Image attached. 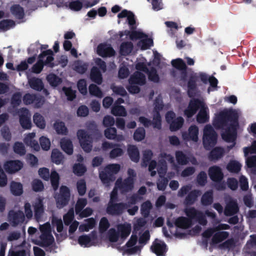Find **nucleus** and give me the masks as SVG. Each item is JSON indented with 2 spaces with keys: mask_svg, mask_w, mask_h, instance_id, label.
Wrapping results in <instances>:
<instances>
[{
  "mask_svg": "<svg viewBox=\"0 0 256 256\" xmlns=\"http://www.w3.org/2000/svg\"><path fill=\"white\" fill-rule=\"evenodd\" d=\"M191 224V220L184 217H181L178 218L176 222V226L182 228H188L190 226Z\"/></svg>",
  "mask_w": 256,
  "mask_h": 256,
  "instance_id": "de8ad7c7",
  "label": "nucleus"
},
{
  "mask_svg": "<svg viewBox=\"0 0 256 256\" xmlns=\"http://www.w3.org/2000/svg\"><path fill=\"white\" fill-rule=\"evenodd\" d=\"M210 84V86L208 89V93L216 90L218 80L212 76H208L203 72L194 73L192 74L188 84V94L190 97L193 96L196 94V88L200 84V82L206 84L208 82Z\"/></svg>",
  "mask_w": 256,
  "mask_h": 256,
  "instance_id": "39448f33",
  "label": "nucleus"
},
{
  "mask_svg": "<svg viewBox=\"0 0 256 256\" xmlns=\"http://www.w3.org/2000/svg\"><path fill=\"white\" fill-rule=\"evenodd\" d=\"M150 238V232L148 230L132 232L130 238L126 245L120 250L124 254H132L139 252Z\"/></svg>",
  "mask_w": 256,
  "mask_h": 256,
  "instance_id": "20e7f679",
  "label": "nucleus"
},
{
  "mask_svg": "<svg viewBox=\"0 0 256 256\" xmlns=\"http://www.w3.org/2000/svg\"><path fill=\"white\" fill-rule=\"evenodd\" d=\"M35 137L36 134L34 132L29 133L26 136L24 142L28 146L34 150L38 151L40 150V146L38 142L34 139Z\"/></svg>",
  "mask_w": 256,
  "mask_h": 256,
  "instance_id": "c756f323",
  "label": "nucleus"
},
{
  "mask_svg": "<svg viewBox=\"0 0 256 256\" xmlns=\"http://www.w3.org/2000/svg\"><path fill=\"white\" fill-rule=\"evenodd\" d=\"M176 160L178 164H186L188 160L190 161L192 164H196V160L192 156L186 158V156L181 152H178L176 154Z\"/></svg>",
  "mask_w": 256,
  "mask_h": 256,
  "instance_id": "c9c22d12",
  "label": "nucleus"
},
{
  "mask_svg": "<svg viewBox=\"0 0 256 256\" xmlns=\"http://www.w3.org/2000/svg\"><path fill=\"white\" fill-rule=\"evenodd\" d=\"M4 168L5 170L9 174L16 172V160L7 161L4 163Z\"/></svg>",
  "mask_w": 256,
  "mask_h": 256,
  "instance_id": "09e8293b",
  "label": "nucleus"
},
{
  "mask_svg": "<svg viewBox=\"0 0 256 256\" xmlns=\"http://www.w3.org/2000/svg\"><path fill=\"white\" fill-rule=\"evenodd\" d=\"M77 136L82 148L86 152H90L92 148V140L88 132L82 130H78Z\"/></svg>",
  "mask_w": 256,
  "mask_h": 256,
  "instance_id": "a211bd4d",
  "label": "nucleus"
},
{
  "mask_svg": "<svg viewBox=\"0 0 256 256\" xmlns=\"http://www.w3.org/2000/svg\"><path fill=\"white\" fill-rule=\"evenodd\" d=\"M128 154L134 162H138L140 159V153L138 148L134 146H130L128 148Z\"/></svg>",
  "mask_w": 256,
  "mask_h": 256,
  "instance_id": "4c0bfd02",
  "label": "nucleus"
},
{
  "mask_svg": "<svg viewBox=\"0 0 256 256\" xmlns=\"http://www.w3.org/2000/svg\"><path fill=\"white\" fill-rule=\"evenodd\" d=\"M212 192H206L202 198V203L203 205L207 206L212 204Z\"/></svg>",
  "mask_w": 256,
  "mask_h": 256,
  "instance_id": "13d9d810",
  "label": "nucleus"
},
{
  "mask_svg": "<svg viewBox=\"0 0 256 256\" xmlns=\"http://www.w3.org/2000/svg\"><path fill=\"white\" fill-rule=\"evenodd\" d=\"M20 114V122L22 126L25 129H29L32 126L30 114L26 109H22L18 112Z\"/></svg>",
  "mask_w": 256,
  "mask_h": 256,
  "instance_id": "393cba45",
  "label": "nucleus"
},
{
  "mask_svg": "<svg viewBox=\"0 0 256 256\" xmlns=\"http://www.w3.org/2000/svg\"><path fill=\"white\" fill-rule=\"evenodd\" d=\"M145 62L146 60L143 57H140L138 59L136 66L137 72L130 76L129 80V86H128V90L130 93L138 92L140 88L137 85H142L145 82V76L141 72H146L148 70Z\"/></svg>",
  "mask_w": 256,
  "mask_h": 256,
  "instance_id": "423d86ee",
  "label": "nucleus"
},
{
  "mask_svg": "<svg viewBox=\"0 0 256 256\" xmlns=\"http://www.w3.org/2000/svg\"><path fill=\"white\" fill-rule=\"evenodd\" d=\"M32 190L35 192H40L43 190L44 186L42 182L38 179L34 180L32 183Z\"/></svg>",
  "mask_w": 256,
  "mask_h": 256,
  "instance_id": "680f3d73",
  "label": "nucleus"
},
{
  "mask_svg": "<svg viewBox=\"0 0 256 256\" xmlns=\"http://www.w3.org/2000/svg\"><path fill=\"white\" fill-rule=\"evenodd\" d=\"M96 53L102 58H110L116 54V52L111 44L107 42L100 44L96 47Z\"/></svg>",
  "mask_w": 256,
  "mask_h": 256,
  "instance_id": "412c9836",
  "label": "nucleus"
},
{
  "mask_svg": "<svg viewBox=\"0 0 256 256\" xmlns=\"http://www.w3.org/2000/svg\"><path fill=\"white\" fill-rule=\"evenodd\" d=\"M33 206L34 210V216L38 221L42 216L44 212L43 204V198H38L33 203Z\"/></svg>",
  "mask_w": 256,
  "mask_h": 256,
  "instance_id": "c85d7f7f",
  "label": "nucleus"
},
{
  "mask_svg": "<svg viewBox=\"0 0 256 256\" xmlns=\"http://www.w3.org/2000/svg\"><path fill=\"white\" fill-rule=\"evenodd\" d=\"M151 249L157 256H164L167 250L164 242L158 240H156L153 242Z\"/></svg>",
  "mask_w": 256,
  "mask_h": 256,
  "instance_id": "bb28decb",
  "label": "nucleus"
},
{
  "mask_svg": "<svg viewBox=\"0 0 256 256\" xmlns=\"http://www.w3.org/2000/svg\"><path fill=\"white\" fill-rule=\"evenodd\" d=\"M244 156L246 158V163L248 168L256 167V156L248 157L249 154H256V141L254 142L250 147L244 148Z\"/></svg>",
  "mask_w": 256,
  "mask_h": 256,
  "instance_id": "aec40b11",
  "label": "nucleus"
},
{
  "mask_svg": "<svg viewBox=\"0 0 256 256\" xmlns=\"http://www.w3.org/2000/svg\"><path fill=\"white\" fill-rule=\"evenodd\" d=\"M132 231V226L130 224L126 222L119 224L114 228L108 230L107 233V238L108 241L114 244H122Z\"/></svg>",
  "mask_w": 256,
  "mask_h": 256,
  "instance_id": "6e6552de",
  "label": "nucleus"
},
{
  "mask_svg": "<svg viewBox=\"0 0 256 256\" xmlns=\"http://www.w3.org/2000/svg\"><path fill=\"white\" fill-rule=\"evenodd\" d=\"M77 189L80 195H84L86 192V184L84 180H81L77 182Z\"/></svg>",
  "mask_w": 256,
  "mask_h": 256,
  "instance_id": "774afa93",
  "label": "nucleus"
},
{
  "mask_svg": "<svg viewBox=\"0 0 256 256\" xmlns=\"http://www.w3.org/2000/svg\"><path fill=\"white\" fill-rule=\"evenodd\" d=\"M96 224V220L94 218H88L80 225L78 230L80 232H88L92 229L95 226Z\"/></svg>",
  "mask_w": 256,
  "mask_h": 256,
  "instance_id": "2f4dec72",
  "label": "nucleus"
},
{
  "mask_svg": "<svg viewBox=\"0 0 256 256\" xmlns=\"http://www.w3.org/2000/svg\"><path fill=\"white\" fill-rule=\"evenodd\" d=\"M40 143L42 148L44 150H48L50 147V141L46 136H42L39 139Z\"/></svg>",
  "mask_w": 256,
  "mask_h": 256,
  "instance_id": "8fccbe9b",
  "label": "nucleus"
},
{
  "mask_svg": "<svg viewBox=\"0 0 256 256\" xmlns=\"http://www.w3.org/2000/svg\"><path fill=\"white\" fill-rule=\"evenodd\" d=\"M39 60L45 64H50V66H53L52 64L50 63L54 60L52 57V52L51 50H47L43 52L39 56Z\"/></svg>",
  "mask_w": 256,
  "mask_h": 256,
  "instance_id": "473e14b6",
  "label": "nucleus"
},
{
  "mask_svg": "<svg viewBox=\"0 0 256 256\" xmlns=\"http://www.w3.org/2000/svg\"><path fill=\"white\" fill-rule=\"evenodd\" d=\"M94 65L90 74L91 80L96 84H100L102 81V74L98 68L104 72L106 71V62L99 58H94L93 60Z\"/></svg>",
  "mask_w": 256,
  "mask_h": 256,
  "instance_id": "f8f14e48",
  "label": "nucleus"
},
{
  "mask_svg": "<svg viewBox=\"0 0 256 256\" xmlns=\"http://www.w3.org/2000/svg\"><path fill=\"white\" fill-rule=\"evenodd\" d=\"M30 86L36 90H40L43 88L44 84L40 79L32 78L28 79Z\"/></svg>",
  "mask_w": 256,
  "mask_h": 256,
  "instance_id": "37998d69",
  "label": "nucleus"
},
{
  "mask_svg": "<svg viewBox=\"0 0 256 256\" xmlns=\"http://www.w3.org/2000/svg\"><path fill=\"white\" fill-rule=\"evenodd\" d=\"M154 59L152 64H148V66L151 68V70L148 73V78L150 80L154 82H158L159 80L158 76L153 66H158L160 64L161 60L160 56L156 52H154Z\"/></svg>",
  "mask_w": 256,
  "mask_h": 256,
  "instance_id": "b1692460",
  "label": "nucleus"
},
{
  "mask_svg": "<svg viewBox=\"0 0 256 256\" xmlns=\"http://www.w3.org/2000/svg\"><path fill=\"white\" fill-rule=\"evenodd\" d=\"M240 114L238 110H224L216 114L213 121L216 128L222 130L221 134L222 139L231 144L228 147L229 150L235 145L236 128Z\"/></svg>",
  "mask_w": 256,
  "mask_h": 256,
  "instance_id": "f257e3e1",
  "label": "nucleus"
},
{
  "mask_svg": "<svg viewBox=\"0 0 256 256\" xmlns=\"http://www.w3.org/2000/svg\"><path fill=\"white\" fill-rule=\"evenodd\" d=\"M218 136L210 124L204 126L202 132V142L204 148L209 150L216 143Z\"/></svg>",
  "mask_w": 256,
  "mask_h": 256,
  "instance_id": "ddd939ff",
  "label": "nucleus"
},
{
  "mask_svg": "<svg viewBox=\"0 0 256 256\" xmlns=\"http://www.w3.org/2000/svg\"><path fill=\"white\" fill-rule=\"evenodd\" d=\"M185 212L188 216L190 218H196L198 222L202 225H205L206 223V220L202 216V213L198 212L194 208H187L185 210Z\"/></svg>",
  "mask_w": 256,
  "mask_h": 256,
  "instance_id": "cd10ccee",
  "label": "nucleus"
},
{
  "mask_svg": "<svg viewBox=\"0 0 256 256\" xmlns=\"http://www.w3.org/2000/svg\"><path fill=\"white\" fill-rule=\"evenodd\" d=\"M171 64L174 67L178 70H182L186 68L184 62L181 58L173 60H172Z\"/></svg>",
  "mask_w": 256,
  "mask_h": 256,
  "instance_id": "6e6d98bb",
  "label": "nucleus"
},
{
  "mask_svg": "<svg viewBox=\"0 0 256 256\" xmlns=\"http://www.w3.org/2000/svg\"><path fill=\"white\" fill-rule=\"evenodd\" d=\"M78 243L84 248L96 246L98 244L96 232H93L89 234H83L78 238Z\"/></svg>",
  "mask_w": 256,
  "mask_h": 256,
  "instance_id": "f3484780",
  "label": "nucleus"
},
{
  "mask_svg": "<svg viewBox=\"0 0 256 256\" xmlns=\"http://www.w3.org/2000/svg\"><path fill=\"white\" fill-rule=\"evenodd\" d=\"M34 123L40 128L43 129L46 126V122L44 118L40 114L36 113L33 116Z\"/></svg>",
  "mask_w": 256,
  "mask_h": 256,
  "instance_id": "49530a36",
  "label": "nucleus"
},
{
  "mask_svg": "<svg viewBox=\"0 0 256 256\" xmlns=\"http://www.w3.org/2000/svg\"><path fill=\"white\" fill-rule=\"evenodd\" d=\"M120 166L118 164H108L100 170V178L106 186H108L114 180V174L120 170Z\"/></svg>",
  "mask_w": 256,
  "mask_h": 256,
  "instance_id": "9b49d317",
  "label": "nucleus"
},
{
  "mask_svg": "<svg viewBox=\"0 0 256 256\" xmlns=\"http://www.w3.org/2000/svg\"><path fill=\"white\" fill-rule=\"evenodd\" d=\"M86 204L87 200L86 199L83 198L78 199L75 208L76 214H79L86 206Z\"/></svg>",
  "mask_w": 256,
  "mask_h": 256,
  "instance_id": "bf43d9fd",
  "label": "nucleus"
},
{
  "mask_svg": "<svg viewBox=\"0 0 256 256\" xmlns=\"http://www.w3.org/2000/svg\"><path fill=\"white\" fill-rule=\"evenodd\" d=\"M112 113L116 116H125L126 111L123 106L114 104L112 109Z\"/></svg>",
  "mask_w": 256,
  "mask_h": 256,
  "instance_id": "a18cd8bd",
  "label": "nucleus"
},
{
  "mask_svg": "<svg viewBox=\"0 0 256 256\" xmlns=\"http://www.w3.org/2000/svg\"><path fill=\"white\" fill-rule=\"evenodd\" d=\"M62 150L67 154H72L73 152V146L72 142L67 138H62L60 141Z\"/></svg>",
  "mask_w": 256,
  "mask_h": 256,
  "instance_id": "f704fd0d",
  "label": "nucleus"
},
{
  "mask_svg": "<svg viewBox=\"0 0 256 256\" xmlns=\"http://www.w3.org/2000/svg\"><path fill=\"white\" fill-rule=\"evenodd\" d=\"M48 46L47 45L41 46L38 44H34L30 46L28 49V53L32 54H36L38 52V50L40 48L46 49Z\"/></svg>",
  "mask_w": 256,
  "mask_h": 256,
  "instance_id": "052dcab7",
  "label": "nucleus"
},
{
  "mask_svg": "<svg viewBox=\"0 0 256 256\" xmlns=\"http://www.w3.org/2000/svg\"><path fill=\"white\" fill-rule=\"evenodd\" d=\"M40 230L41 235L38 238H32L37 230L36 228L30 226L28 229V233L32 236L31 240L36 244L41 246H48L52 244L54 242V238L51 234V227L49 223L46 222L42 225H40Z\"/></svg>",
  "mask_w": 256,
  "mask_h": 256,
  "instance_id": "1a4fd4ad",
  "label": "nucleus"
},
{
  "mask_svg": "<svg viewBox=\"0 0 256 256\" xmlns=\"http://www.w3.org/2000/svg\"><path fill=\"white\" fill-rule=\"evenodd\" d=\"M51 159L53 162L57 165L62 164L64 162V156L58 149H54L52 152Z\"/></svg>",
  "mask_w": 256,
  "mask_h": 256,
  "instance_id": "72a5a7b5",
  "label": "nucleus"
},
{
  "mask_svg": "<svg viewBox=\"0 0 256 256\" xmlns=\"http://www.w3.org/2000/svg\"><path fill=\"white\" fill-rule=\"evenodd\" d=\"M70 190L65 186H62L60 188V193L55 196L56 205L58 208H62L65 206L70 198Z\"/></svg>",
  "mask_w": 256,
  "mask_h": 256,
  "instance_id": "4be33fe9",
  "label": "nucleus"
},
{
  "mask_svg": "<svg viewBox=\"0 0 256 256\" xmlns=\"http://www.w3.org/2000/svg\"><path fill=\"white\" fill-rule=\"evenodd\" d=\"M15 22L13 20L6 19L0 22V30L3 32L6 31L11 28H14Z\"/></svg>",
  "mask_w": 256,
  "mask_h": 256,
  "instance_id": "a19ab883",
  "label": "nucleus"
},
{
  "mask_svg": "<svg viewBox=\"0 0 256 256\" xmlns=\"http://www.w3.org/2000/svg\"><path fill=\"white\" fill-rule=\"evenodd\" d=\"M228 228V226L224 224H219L218 226L214 229H208L205 231L203 234V236L206 238L210 237L212 234H214L212 238V242L217 244L220 242L226 239L228 236V234L226 232H220V230H225Z\"/></svg>",
  "mask_w": 256,
  "mask_h": 256,
  "instance_id": "4468645a",
  "label": "nucleus"
},
{
  "mask_svg": "<svg viewBox=\"0 0 256 256\" xmlns=\"http://www.w3.org/2000/svg\"><path fill=\"white\" fill-rule=\"evenodd\" d=\"M242 164L237 160H232L227 165L228 170L232 172H238L241 169Z\"/></svg>",
  "mask_w": 256,
  "mask_h": 256,
  "instance_id": "79ce46f5",
  "label": "nucleus"
},
{
  "mask_svg": "<svg viewBox=\"0 0 256 256\" xmlns=\"http://www.w3.org/2000/svg\"><path fill=\"white\" fill-rule=\"evenodd\" d=\"M166 120L170 124V128L172 131H176L180 129L184 124V119L181 116L175 117L174 112H168L166 116Z\"/></svg>",
  "mask_w": 256,
  "mask_h": 256,
  "instance_id": "6ab92c4d",
  "label": "nucleus"
},
{
  "mask_svg": "<svg viewBox=\"0 0 256 256\" xmlns=\"http://www.w3.org/2000/svg\"><path fill=\"white\" fill-rule=\"evenodd\" d=\"M128 177L122 183V179H118L116 183V186L110 194V200L107 212L112 214H118L122 213L126 208L130 206V204H134L136 202V199L134 197L130 198L128 200V206H126L123 204H114V202L117 200L118 190L122 193L128 192L134 188V183L136 177V173L133 170L128 169Z\"/></svg>",
  "mask_w": 256,
  "mask_h": 256,
  "instance_id": "f03ea898",
  "label": "nucleus"
},
{
  "mask_svg": "<svg viewBox=\"0 0 256 256\" xmlns=\"http://www.w3.org/2000/svg\"><path fill=\"white\" fill-rule=\"evenodd\" d=\"M74 218V211L73 209L70 210L65 215L63 216V220L65 224H70Z\"/></svg>",
  "mask_w": 256,
  "mask_h": 256,
  "instance_id": "0e129e2a",
  "label": "nucleus"
},
{
  "mask_svg": "<svg viewBox=\"0 0 256 256\" xmlns=\"http://www.w3.org/2000/svg\"><path fill=\"white\" fill-rule=\"evenodd\" d=\"M47 80L52 86H56L61 82V80L53 74H50L47 76Z\"/></svg>",
  "mask_w": 256,
  "mask_h": 256,
  "instance_id": "5fc2aeb1",
  "label": "nucleus"
},
{
  "mask_svg": "<svg viewBox=\"0 0 256 256\" xmlns=\"http://www.w3.org/2000/svg\"><path fill=\"white\" fill-rule=\"evenodd\" d=\"M145 137V130L143 128H138L134 134V138L136 141H140Z\"/></svg>",
  "mask_w": 256,
  "mask_h": 256,
  "instance_id": "e2e57ef3",
  "label": "nucleus"
},
{
  "mask_svg": "<svg viewBox=\"0 0 256 256\" xmlns=\"http://www.w3.org/2000/svg\"><path fill=\"white\" fill-rule=\"evenodd\" d=\"M198 108L200 110L197 115V121L199 123H204L208 120L209 110L205 104L200 100L192 99L190 100L188 106L184 110V114L188 118L193 116L196 112Z\"/></svg>",
  "mask_w": 256,
  "mask_h": 256,
  "instance_id": "0eeeda50",
  "label": "nucleus"
},
{
  "mask_svg": "<svg viewBox=\"0 0 256 256\" xmlns=\"http://www.w3.org/2000/svg\"><path fill=\"white\" fill-rule=\"evenodd\" d=\"M164 24L168 29V32L172 36L174 35V32L179 28L178 24L174 22L168 21L166 22Z\"/></svg>",
  "mask_w": 256,
  "mask_h": 256,
  "instance_id": "3c124183",
  "label": "nucleus"
},
{
  "mask_svg": "<svg viewBox=\"0 0 256 256\" xmlns=\"http://www.w3.org/2000/svg\"><path fill=\"white\" fill-rule=\"evenodd\" d=\"M224 154V150L220 148H216L210 152V157L212 160L220 158Z\"/></svg>",
  "mask_w": 256,
  "mask_h": 256,
  "instance_id": "4d7b16f0",
  "label": "nucleus"
},
{
  "mask_svg": "<svg viewBox=\"0 0 256 256\" xmlns=\"http://www.w3.org/2000/svg\"><path fill=\"white\" fill-rule=\"evenodd\" d=\"M238 210V208L236 202L232 200L227 204L224 210V214L226 216H231L236 214Z\"/></svg>",
  "mask_w": 256,
  "mask_h": 256,
  "instance_id": "ea45409f",
  "label": "nucleus"
},
{
  "mask_svg": "<svg viewBox=\"0 0 256 256\" xmlns=\"http://www.w3.org/2000/svg\"><path fill=\"white\" fill-rule=\"evenodd\" d=\"M161 94L159 92H152L150 94V98L154 99V109L156 114L154 116V122L152 124L154 128H160L161 126L160 118L158 110L162 108L163 103Z\"/></svg>",
  "mask_w": 256,
  "mask_h": 256,
  "instance_id": "2eb2a0df",
  "label": "nucleus"
},
{
  "mask_svg": "<svg viewBox=\"0 0 256 256\" xmlns=\"http://www.w3.org/2000/svg\"><path fill=\"white\" fill-rule=\"evenodd\" d=\"M86 170V168L82 164H76L73 167V172L75 174L80 176Z\"/></svg>",
  "mask_w": 256,
  "mask_h": 256,
  "instance_id": "864d4df0",
  "label": "nucleus"
},
{
  "mask_svg": "<svg viewBox=\"0 0 256 256\" xmlns=\"http://www.w3.org/2000/svg\"><path fill=\"white\" fill-rule=\"evenodd\" d=\"M208 174L213 181H220L223 178V174L222 172L221 169L216 166H212L210 168Z\"/></svg>",
  "mask_w": 256,
  "mask_h": 256,
  "instance_id": "7c9ffc66",
  "label": "nucleus"
},
{
  "mask_svg": "<svg viewBox=\"0 0 256 256\" xmlns=\"http://www.w3.org/2000/svg\"><path fill=\"white\" fill-rule=\"evenodd\" d=\"M110 224L108 220L105 218H102L99 224V230L100 232H105L109 227Z\"/></svg>",
  "mask_w": 256,
  "mask_h": 256,
  "instance_id": "338daca9",
  "label": "nucleus"
},
{
  "mask_svg": "<svg viewBox=\"0 0 256 256\" xmlns=\"http://www.w3.org/2000/svg\"><path fill=\"white\" fill-rule=\"evenodd\" d=\"M86 82L84 80H80L78 82V88L80 92L82 94H86L87 93Z\"/></svg>",
  "mask_w": 256,
  "mask_h": 256,
  "instance_id": "69168bd1",
  "label": "nucleus"
},
{
  "mask_svg": "<svg viewBox=\"0 0 256 256\" xmlns=\"http://www.w3.org/2000/svg\"><path fill=\"white\" fill-rule=\"evenodd\" d=\"M88 67V63L80 60L75 62L72 65V68L80 74L84 73L87 70Z\"/></svg>",
  "mask_w": 256,
  "mask_h": 256,
  "instance_id": "e433bc0d",
  "label": "nucleus"
},
{
  "mask_svg": "<svg viewBox=\"0 0 256 256\" xmlns=\"http://www.w3.org/2000/svg\"><path fill=\"white\" fill-rule=\"evenodd\" d=\"M156 168L160 177L157 183L158 188L162 190L165 189L168 182V180L164 178L166 170V162H162L157 166L155 161H151L149 164L148 170L152 176H154L156 174V170H154Z\"/></svg>",
  "mask_w": 256,
  "mask_h": 256,
  "instance_id": "9d476101",
  "label": "nucleus"
},
{
  "mask_svg": "<svg viewBox=\"0 0 256 256\" xmlns=\"http://www.w3.org/2000/svg\"><path fill=\"white\" fill-rule=\"evenodd\" d=\"M54 128L58 134L65 135L68 133V129L64 122L56 120L54 124Z\"/></svg>",
  "mask_w": 256,
  "mask_h": 256,
  "instance_id": "58836bf2",
  "label": "nucleus"
},
{
  "mask_svg": "<svg viewBox=\"0 0 256 256\" xmlns=\"http://www.w3.org/2000/svg\"><path fill=\"white\" fill-rule=\"evenodd\" d=\"M38 174L40 176L45 180H48L50 179L52 186L56 190L58 186L60 176L58 174L55 170H52L50 174L49 170L46 168L39 169Z\"/></svg>",
  "mask_w": 256,
  "mask_h": 256,
  "instance_id": "dca6fc26",
  "label": "nucleus"
},
{
  "mask_svg": "<svg viewBox=\"0 0 256 256\" xmlns=\"http://www.w3.org/2000/svg\"><path fill=\"white\" fill-rule=\"evenodd\" d=\"M133 48V44L131 42H122L120 46V53L122 55L130 54Z\"/></svg>",
  "mask_w": 256,
  "mask_h": 256,
  "instance_id": "c03bdc74",
  "label": "nucleus"
},
{
  "mask_svg": "<svg viewBox=\"0 0 256 256\" xmlns=\"http://www.w3.org/2000/svg\"><path fill=\"white\" fill-rule=\"evenodd\" d=\"M90 93L96 97L102 98V93L98 86L94 84H92L89 86Z\"/></svg>",
  "mask_w": 256,
  "mask_h": 256,
  "instance_id": "603ef678",
  "label": "nucleus"
},
{
  "mask_svg": "<svg viewBox=\"0 0 256 256\" xmlns=\"http://www.w3.org/2000/svg\"><path fill=\"white\" fill-rule=\"evenodd\" d=\"M198 128L196 126H190L188 132H185L182 134L183 138L187 141L192 140L196 142L198 140Z\"/></svg>",
  "mask_w": 256,
  "mask_h": 256,
  "instance_id": "a878e982",
  "label": "nucleus"
},
{
  "mask_svg": "<svg viewBox=\"0 0 256 256\" xmlns=\"http://www.w3.org/2000/svg\"><path fill=\"white\" fill-rule=\"evenodd\" d=\"M33 216L31 205L28 202H26L24 205V213L23 212H17V224L18 223L26 224Z\"/></svg>",
  "mask_w": 256,
  "mask_h": 256,
  "instance_id": "5701e85b",
  "label": "nucleus"
},
{
  "mask_svg": "<svg viewBox=\"0 0 256 256\" xmlns=\"http://www.w3.org/2000/svg\"><path fill=\"white\" fill-rule=\"evenodd\" d=\"M118 18H126L131 32L125 31L120 33V37L124 36H128L132 40H140L138 46L142 50H145L149 48L153 45L152 38L144 33L141 30L135 29L136 20L134 14L130 11L127 10H122L118 15Z\"/></svg>",
  "mask_w": 256,
  "mask_h": 256,
  "instance_id": "7ed1b4c3",
  "label": "nucleus"
}]
</instances>
